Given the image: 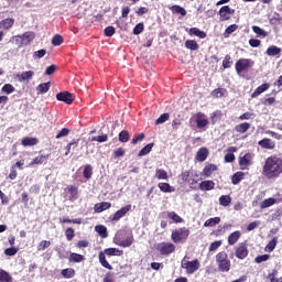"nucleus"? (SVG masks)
<instances>
[{
	"label": "nucleus",
	"instance_id": "13",
	"mask_svg": "<svg viewBox=\"0 0 282 282\" xmlns=\"http://www.w3.org/2000/svg\"><path fill=\"white\" fill-rule=\"evenodd\" d=\"M56 100H58L59 102H65V105H72L75 98L72 93L65 90L56 94Z\"/></svg>",
	"mask_w": 282,
	"mask_h": 282
},
{
	"label": "nucleus",
	"instance_id": "37",
	"mask_svg": "<svg viewBox=\"0 0 282 282\" xmlns=\"http://www.w3.org/2000/svg\"><path fill=\"white\" fill-rule=\"evenodd\" d=\"M231 203H232V197L230 195H221L219 197V204H220V206H224L225 208L230 206Z\"/></svg>",
	"mask_w": 282,
	"mask_h": 282
},
{
	"label": "nucleus",
	"instance_id": "28",
	"mask_svg": "<svg viewBox=\"0 0 282 282\" xmlns=\"http://www.w3.org/2000/svg\"><path fill=\"white\" fill-rule=\"evenodd\" d=\"M215 171H217V165L210 163L203 169V175L204 177H210Z\"/></svg>",
	"mask_w": 282,
	"mask_h": 282
},
{
	"label": "nucleus",
	"instance_id": "14",
	"mask_svg": "<svg viewBox=\"0 0 282 282\" xmlns=\"http://www.w3.org/2000/svg\"><path fill=\"white\" fill-rule=\"evenodd\" d=\"M129 212H131V205L121 207L110 217V221H120L122 217H127V213Z\"/></svg>",
	"mask_w": 282,
	"mask_h": 282
},
{
	"label": "nucleus",
	"instance_id": "22",
	"mask_svg": "<svg viewBox=\"0 0 282 282\" xmlns=\"http://www.w3.org/2000/svg\"><path fill=\"white\" fill-rule=\"evenodd\" d=\"M47 160H50V154H40L30 164L31 166H34V164H47Z\"/></svg>",
	"mask_w": 282,
	"mask_h": 282
},
{
	"label": "nucleus",
	"instance_id": "7",
	"mask_svg": "<svg viewBox=\"0 0 282 282\" xmlns=\"http://www.w3.org/2000/svg\"><path fill=\"white\" fill-rule=\"evenodd\" d=\"M18 47H25V45H30V43L36 39V34L32 31H28L23 33L22 35H15L13 36Z\"/></svg>",
	"mask_w": 282,
	"mask_h": 282
},
{
	"label": "nucleus",
	"instance_id": "34",
	"mask_svg": "<svg viewBox=\"0 0 282 282\" xmlns=\"http://www.w3.org/2000/svg\"><path fill=\"white\" fill-rule=\"evenodd\" d=\"M220 223H221V218L219 217L209 218L204 223V227L214 228V226H217V224H220Z\"/></svg>",
	"mask_w": 282,
	"mask_h": 282
},
{
	"label": "nucleus",
	"instance_id": "45",
	"mask_svg": "<svg viewBox=\"0 0 282 282\" xmlns=\"http://www.w3.org/2000/svg\"><path fill=\"white\" fill-rule=\"evenodd\" d=\"M83 175L85 180H91V175H94V167L89 164L85 165Z\"/></svg>",
	"mask_w": 282,
	"mask_h": 282
},
{
	"label": "nucleus",
	"instance_id": "63",
	"mask_svg": "<svg viewBox=\"0 0 282 282\" xmlns=\"http://www.w3.org/2000/svg\"><path fill=\"white\" fill-rule=\"evenodd\" d=\"M221 240H216L214 242L210 243L209 246V252H215V250H218L219 248H221Z\"/></svg>",
	"mask_w": 282,
	"mask_h": 282
},
{
	"label": "nucleus",
	"instance_id": "54",
	"mask_svg": "<svg viewBox=\"0 0 282 282\" xmlns=\"http://www.w3.org/2000/svg\"><path fill=\"white\" fill-rule=\"evenodd\" d=\"M65 237H66L67 241H73L74 238L76 237V232L74 231V228L68 227L65 230Z\"/></svg>",
	"mask_w": 282,
	"mask_h": 282
},
{
	"label": "nucleus",
	"instance_id": "50",
	"mask_svg": "<svg viewBox=\"0 0 282 282\" xmlns=\"http://www.w3.org/2000/svg\"><path fill=\"white\" fill-rule=\"evenodd\" d=\"M129 140H131V134L127 131V130H122L119 133V142H129Z\"/></svg>",
	"mask_w": 282,
	"mask_h": 282
},
{
	"label": "nucleus",
	"instance_id": "16",
	"mask_svg": "<svg viewBox=\"0 0 282 282\" xmlns=\"http://www.w3.org/2000/svg\"><path fill=\"white\" fill-rule=\"evenodd\" d=\"M258 144L262 148V149H267L269 151H272L276 148V143H274V141H272V139L270 138H263L262 140H260L258 142Z\"/></svg>",
	"mask_w": 282,
	"mask_h": 282
},
{
	"label": "nucleus",
	"instance_id": "4",
	"mask_svg": "<svg viewBox=\"0 0 282 282\" xmlns=\"http://www.w3.org/2000/svg\"><path fill=\"white\" fill-rule=\"evenodd\" d=\"M188 237H191V230L186 227L175 229L171 235L173 243H186Z\"/></svg>",
	"mask_w": 282,
	"mask_h": 282
},
{
	"label": "nucleus",
	"instance_id": "47",
	"mask_svg": "<svg viewBox=\"0 0 282 282\" xmlns=\"http://www.w3.org/2000/svg\"><path fill=\"white\" fill-rule=\"evenodd\" d=\"M155 177L156 180H169V173L166 172V170L156 169Z\"/></svg>",
	"mask_w": 282,
	"mask_h": 282
},
{
	"label": "nucleus",
	"instance_id": "26",
	"mask_svg": "<svg viewBox=\"0 0 282 282\" xmlns=\"http://www.w3.org/2000/svg\"><path fill=\"white\" fill-rule=\"evenodd\" d=\"M239 239H241V231H239V230L234 231L228 237V245L235 246V243H237V241H239Z\"/></svg>",
	"mask_w": 282,
	"mask_h": 282
},
{
	"label": "nucleus",
	"instance_id": "48",
	"mask_svg": "<svg viewBox=\"0 0 282 282\" xmlns=\"http://www.w3.org/2000/svg\"><path fill=\"white\" fill-rule=\"evenodd\" d=\"M237 30H239V25L237 24H230L224 33L225 39H229L230 34H232V32H237Z\"/></svg>",
	"mask_w": 282,
	"mask_h": 282
},
{
	"label": "nucleus",
	"instance_id": "52",
	"mask_svg": "<svg viewBox=\"0 0 282 282\" xmlns=\"http://www.w3.org/2000/svg\"><path fill=\"white\" fill-rule=\"evenodd\" d=\"M59 224H77V225H80V224H83V219L82 218H76V219L59 218Z\"/></svg>",
	"mask_w": 282,
	"mask_h": 282
},
{
	"label": "nucleus",
	"instance_id": "12",
	"mask_svg": "<svg viewBox=\"0 0 282 282\" xmlns=\"http://www.w3.org/2000/svg\"><path fill=\"white\" fill-rule=\"evenodd\" d=\"M232 14H235V9H231L230 6H224L218 11L219 21H230Z\"/></svg>",
	"mask_w": 282,
	"mask_h": 282
},
{
	"label": "nucleus",
	"instance_id": "11",
	"mask_svg": "<svg viewBox=\"0 0 282 282\" xmlns=\"http://www.w3.org/2000/svg\"><path fill=\"white\" fill-rule=\"evenodd\" d=\"M192 120L196 122L197 129H205L207 124H210V121H208V118H206L204 112H197L193 116Z\"/></svg>",
	"mask_w": 282,
	"mask_h": 282
},
{
	"label": "nucleus",
	"instance_id": "35",
	"mask_svg": "<svg viewBox=\"0 0 282 282\" xmlns=\"http://www.w3.org/2000/svg\"><path fill=\"white\" fill-rule=\"evenodd\" d=\"M185 47L186 50H192V52H197V50H199V44H197V41L195 40H187L185 41Z\"/></svg>",
	"mask_w": 282,
	"mask_h": 282
},
{
	"label": "nucleus",
	"instance_id": "58",
	"mask_svg": "<svg viewBox=\"0 0 282 282\" xmlns=\"http://www.w3.org/2000/svg\"><path fill=\"white\" fill-rule=\"evenodd\" d=\"M14 90L15 88L12 86V84H6L1 89V91L7 95L14 94Z\"/></svg>",
	"mask_w": 282,
	"mask_h": 282
},
{
	"label": "nucleus",
	"instance_id": "39",
	"mask_svg": "<svg viewBox=\"0 0 282 282\" xmlns=\"http://www.w3.org/2000/svg\"><path fill=\"white\" fill-rule=\"evenodd\" d=\"M50 87H52V84L48 83H42L36 87L37 94H47L50 91Z\"/></svg>",
	"mask_w": 282,
	"mask_h": 282
},
{
	"label": "nucleus",
	"instance_id": "17",
	"mask_svg": "<svg viewBox=\"0 0 282 282\" xmlns=\"http://www.w3.org/2000/svg\"><path fill=\"white\" fill-rule=\"evenodd\" d=\"M17 78L19 83H30V80L34 78V72L33 70L23 72L22 74H18Z\"/></svg>",
	"mask_w": 282,
	"mask_h": 282
},
{
	"label": "nucleus",
	"instance_id": "21",
	"mask_svg": "<svg viewBox=\"0 0 282 282\" xmlns=\"http://www.w3.org/2000/svg\"><path fill=\"white\" fill-rule=\"evenodd\" d=\"M111 208V203L109 202H101L95 204L94 210L95 213H105V210H109Z\"/></svg>",
	"mask_w": 282,
	"mask_h": 282
},
{
	"label": "nucleus",
	"instance_id": "51",
	"mask_svg": "<svg viewBox=\"0 0 282 282\" xmlns=\"http://www.w3.org/2000/svg\"><path fill=\"white\" fill-rule=\"evenodd\" d=\"M154 143L147 144L140 152L139 158H142L144 155H149L150 151H153Z\"/></svg>",
	"mask_w": 282,
	"mask_h": 282
},
{
	"label": "nucleus",
	"instance_id": "32",
	"mask_svg": "<svg viewBox=\"0 0 282 282\" xmlns=\"http://www.w3.org/2000/svg\"><path fill=\"white\" fill-rule=\"evenodd\" d=\"M95 230L102 239H107L109 237V234L107 232V227L104 225H97L95 227Z\"/></svg>",
	"mask_w": 282,
	"mask_h": 282
},
{
	"label": "nucleus",
	"instance_id": "8",
	"mask_svg": "<svg viewBox=\"0 0 282 282\" xmlns=\"http://www.w3.org/2000/svg\"><path fill=\"white\" fill-rule=\"evenodd\" d=\"M176 247L173 242H166L162 241L156 243V251L162 256V257H170V254H173L175 252Z\"/></svg>",
	"mask_w": 282,
	"mask_h": 282
},
{
	"label": "nucleus",
	"instance_id": "27",
	"mask_svg": "<svg viewBox=\"0 0 282 282\" xmlns=\"http://www.w3.org/2000/svg\"><path fill=\"white\" fill-rule=\"evenodd\" d=\"M68 261L69 263H83V261H85V256L73 252L69 254Z\"/></svg>",
	"mask_w": 282,
	"mask_h": 282
},
{
	"label": "nucleus",
	"instance_id": "64",
	"mask_svg": "<svg viewBox=\"0 0 282 282\" xmlns=\"http://www.w3.org/2000/svg\"><path fill=\"white\" fill-rule=\"evenodd\" d=\"M144 138H145V135H144L143 132H142V133H139V134H137V135H134V137L132 138L131 143H132V144H138V142H142V140H144Z\"/></svg>",
	"mask_w": 282,
	"mask_h": 282
},
{
	"label": "nucleus",
	"instance_id": "60",
	"mask_svg": "<svg viewBox=\"0 0 282 282\" xmlns=\"http://www.w3.org/2000/svg\"><path fill=\"white\" fill-rule=\"evenodd\" d=\"M171 118V115L169 113H162L156 120H155V124H164V122H166V120H169Z\"/></svg>",
	"mask_w": 282,
	"mask_h": 282
},
{
	"label": "nucleus",
	"instance_id": "46",
	"mask_svg": "<svg viewBox=\"0 0 282 282\" xmlns=\"http://www.w3.org/2000/svg\"><path fill=\"white\" fill-rule=\"evenodd\" d=\"M279 243V238L278 237H273L269 243L265 247L267 252H272L274 250V248H276V245Z\"/></svg>",
	"mask_w": 282,
	"mask_h": 282
},
{
	"label": "nucleus",
	"instance_id": "61",
	"mask_svg": "<svg viewBox=\"0 0 282 282\" xmlns=\"http://www.w3.org/2000/svg\"><path fill=\"white\" fill-rule=\"evenodd\" d=\"M63 41H64V39L62 37V35L56 34L52 39V45H55V46L63 45Z\"/></svg>",
	"mask_w": 282,
	"mask_h": 282
},
{
	"label": "nucleus",
	"instance_id": "9",
	"mask_svg": "<svg viewBox=\"0 0 282 282\" xmlns=\"http://www.w3.org/2000/svg\"><path fill=\"white\" fill-rule=\"evenodd\" d=\"M200 263L199 260L195 259L192 261H186V258H184L181 261V268H183V270H186L187 274H195V272H197V270H199Z\"/></svg>",
	"mask_w": 282,
	"mask_h": 282
},
{
	"label": "nucleus",
	"instance_id": "59",
	"mask_svg": "<svg viewBox=\"0 0 282 282\" xmlns=\"http://www.w3.org/2000/svg\"><path fill=\"white\" fill-rule=\"evenodd\" d=\"M69 135V128H63L57 134L55 135L56 140H61V138H67Z\"/></svg>",
	"mask_w": 282,
	"mask_h": 282
},
{
	"label": "nucleus",
	"instance_id": "36",
	"mask_svg": "<svg viewBox=\"0 0 282 282\" xmlns=\"http://www.w3.org/2000/svg\"><path fill=\"white\" fill-rule=\"evenodd\" d=\"M167 217H169V219H172V221H174V224H184V218H182L175 212H169Z\"/></svg>",
	"mask_w": 282,
	"mask_h": 282
},
{
	"label": "nucleus",
	"instance_id": "62",
	"mask_svg": "<svg viewBox=\"0 0 282 282\" xmlns=\"http://www.w3.org/2000/svg\"><path fill=\"white\" fill-rule=\"evenodd\" d=\"M51 246L52 242L50 240H42L37 246V250H47Z\"/></svg>",
	"mask_w": 282,
	"mask_h": 282
},
{
	"label": "nucleus",
	"instance_id": "5",
	"mask_svg": "<svg viewBox=\"0 0 282 282\" xmlns=\"http://www.w3.org/2000/svg\"><path fill=\"white\" fill-rule=\"evenodd\" d=\"M254 67V62L251 58H240L235 64V69L238 76L250 72Z\"/></svg>",
	"mask_w": 282,
	"mask_h": 282
},
{
	"label": "nucleus",
	"instance_id": "30",
	"mask_svg": "<svg viewBox=\"0 0 282 282\" xmlns=\"http://www.w3.org/2000/svg\"><path fill=\"white\" fill-rule=\"evenodd\" d=\"M281 52H282L281 47L271 45L267 48L265 54L267 56H279Z\"/></svg>",
	"mask_w": 282,
	"mask_h": 282
},
{
	"label": "nucleus",
	"instance_id": "15",
	"mask_svg": "<svg viewBox=\"0 0 282 282\" xmlns=\"http://www.w3.org/2000/svg\"><path fill=\"white\" fill-rule=\"evenodd\" d=\"M249 251H248V245L246 242H240L236 247L235 256L237 259L243 260L246 257H248Z\"/></svg>",
	"mask_w": 282,
	"mask_h": 282
},
{
	"label": "nucleus",
	"instance_id": "31",
	"mask_svg": "<svg viewBox=\"0 0 282 282\" xmlns=\"http://www.w3.org/2000/svg\"><path fill=\"white\" fill-rule=\"evenodd\" d=\"M14 25V19L12 18H7L0 22V29L1 30H10Z\"/></svg>",
	"mask_w": 282,
	"mask_h": 282
},
{
	"label": "nucleus",
	"instance_id": "23",
	"mask_svg": "<svg viewBox=\"0 0 282 282\" xmlns=\"http://www.w3.org/2000/svg\"><path fill=\"white\" fill-rule=\"evenodd\" d=\"M209 152L206 148H200L196 153L197 162H206L208 159Z\"/></svg>",
	"mask_w": 282,
	"mask_h": 282
},
{
	"label": "nucleus",
	"instance_id": "29",
	"mask_svg": "<svg viewBox=\"0 0 282 282\" xmlns=\"http://www.w3.org/2000/svg\"><path fill=\"white\" fill-rule=\"evenodd\" d=\"M189 36H197L198 39H206V32L199 30L198 28H191L188 31Z\"/></svg>",
	"mask_w": 282,
	"mask_h": 282
},
{
	"label": "nucleus",
	"instance_id": "38",
	"mask_svg": "<svg viewBox=\"0 0 282 282\" xmlns=\"http://www.w3.org/2000/svg\"><path fill=\"white\" fill-rule=\"evenodd\" d=\"M243 177H246V173H243V172H236L231 176V183L237 186V184H239L241 182V180H243Z\"/></svg>",
	"mask_w": 282,
	"mask_h": 282
},
{
	"label": "nucleus",
	"instance_id": "40",
	"mask_svg": "<svg viewBox=\"0 0 282 282\" xmlns=\"http://www.w3.org/2000/svg\"><path fill=\"white\" fill-rule=\"evenodd\" d=\"M62 276L64 279H74V276H76V270H74L73 268H67L62 270Z\"/></svg>",
	"mask_w": 282,
	"mask_h": 282
},
{
	"label": "nucleus",
	"instance_id": "6",
	"mask_svg": "<svg viewBox=\"0 0 282 282\" xmlns=\"http://www.w3.org/2000/svg\"><path fill=\"white\" fill-rule=\"evenodd\" d=\"M216 263L219 272H230L231 262L226 251H220L216 254Z\"/></svg>",
	"mask_w": 282,
	"mask_h": 282
},
{
	"label": "nucleus",
	"instance_id": "43",
	"mask_svg": "<svg viewBox=\"0 0 282 282\" xmlns=\"http://www.w3.org/2000/svg\"><path fill=\"white\" fill-rule=\"evenodd\" d=\"M279 274V270L273 269L271 273L268 274L267 279H269L270 282H282V276L276 278Z\"/></svg>",
	"mask_w": 282,
	"mask_h": 282
},
{
	"label": "nucleus",
	"instance_id": "44",
	"mask_svg": "<svg viewBox=\"0 0 282 282\" xmlns=\"http://www.w3.org/2000/svg\"><path fill=\"white\" fill-rule=\"evenodd\" d=\"M158 186L162 193H173L175 191V188H173L169 183H159Z\"/></svg>",
	"mask_w": 282,
	"mask_h": 282
},
{
	"label": "nucleus",
	"instance_id": "20",
	"mask_svg": "<svg viewBox=\"0 0 282 282\" xmlns=\"http://www.w3.org/2000/svg\"><path fill=\"white\" fill-rule=\"evenodd\" d=\"M22 147H36L39 139L36 137H25L21 140Z\"/></svg>",
	"mask_w": 282,
	"mask_h": 282
},
{
	"label": "nucleus",
	"instance_id": "57",
	"mask_svg": "<svg viewBox=\"0 0 282 282\" xmlns=\"http://www.w3.org/2000/svg\"><path fill=\"white\" fill-rule=\"evenodd\" d=\"M133 34L135 36H138L139 34H142L144 32V23L141 22V23H138L134 28H133Z\"/></svg>",
	"mask_w": 282,
	"mask_h": 282
},
{
	"label": "nucleus",
	"instance_id": "2",
	"mask_svg": "<svg viewBox=\"0 0 282 282\" xmlns=\"http://www.w3.org/2000/svg\"><path fill=\"white\" fill-rule=\"evenodd\" d=\"M124 254L123 250L118 248H106L99 252L98 261L102 268L106 270H113V267L107 261V257H122Z\"/></svg>",
	"mask_w": 282,
	"mask_h": 282
},
{
	"label": "nucleus",
	"instance_id": "49",
	"mask_svg": "<svg viewBox=\"0 0 282 282\" xmlns=\"http://www.w3.org/2000/svg\"><path fill=\"white\" fill-rule=\"evenodd\" d=\"M276 204V198H267L260 204V208H270V206H274Z\"/></svg>",
	"mask_w": 282,
	"mask_h": 282
},
{
	"label": "nucleus",
	"instance_id": "25",
	"mask_svg": "<svg viewBox=\"0 0 282 282\" xmlns=\"http://www.w3.org/2000/svg\"><path fill=\"white\" fill-rule=\"evenodd\" d=\"M250 127H251L250 122L239 123L235 127V132L236 133H248Z\"/></svg>",
	"mask_w": 282,
	"mask_h": 282
},
{
	"label": "nucleus",
	"instance_id": "19",
	"mask_svg": "<svg viewBox=\"0 0 282 282\" xmlns=\"http://www.w3.org/2000/svg\"><path fill=\"white\" fill-rule=\"evenodd\" d=\"M67 193H68V199L69 202H76V199H78V188L74 185H69L66 188Z\"/></svg>",
	"mask_w": 282,
	"mask_h": 282
},
{
	"label": "nucleus",
	"instance_id": "41",
	"mask_svg": "<svg viewBox=\"0 0 282 282\" xmlns=\"http://www.w3.org/2000/svg\"><path fill=\"white\" fill-rule=\"evenodd\" d=\"M170 10H172L173 14H181V17H186V9H184V7L174 4Z\"/></svg>",
	"mask_w": 282,
	"mask_h": 282
},
{
	"label": "nucleus",
	"instance_id": "53",
	"mask_svg": "<svg viewBox=\"0 0 282 282\" xmlns=\"http://www.w3.org/2000/svg\"><path fill=\"white\" fill-rule=\"evenodd\" d=\"M252 31L258 36H262V39H265V36H268V32H265V30L261 29L260 26L253 25Z\"/></svg>",
	"mask_w": 282,
	"mask_h": 282
},
{
	"label": "nucleus",
	"instance_id": "18",
	"mask_svg": "<svg viewBox=\"0 0 282 282\" xmlns=\"http://www.w3.org/2000/svg\"><path fill=\"white\" fill-rule=\"evenodd\" d=\"M268 89H270V83H264V84L260 85L251 94V98H259V96H261V94H264V91H268Z\"/></svg>",
	"mask_w": 282,
	"mask_h": 282
},
{
	"label": "nucleus",
	"instance_id": "55",
	"mask_svg": "<svg viewBox=\"0 0 282 282\" xmlns=\"http://www.w3.org/2000/svg\"><path fill=\"white\" fill-rule=\"evenodd\" d=\"M19 252V247H10L4 250L6 257H14Z\"/></svg>",
	"mask_w": 282,
	"mask_h": 282
},
{
	"label": "nucleus",
	"instance_id": "42",
	"mask_svg": "<svg viewBox=\"0 0 282 282\" xmlns=\"http://www.w3.org/2000/svg\"><path fill=\"white\" fill-rule=\"evenodd\" d=\"M227 94H228V90H226V88H216L212 91V96L214 98H224V96Z\"/></svg>",
	"mask_w": 282,
	"mask_h": 282
},
{
	"label": "nucleus",
	"instance_id": "24",
	"mask_svg": "<svg viewBox=\"0 0 282 282\" xmlns=\"http://www.w3.org/2000/svg\"><path fill=\"white\" fill-rule=\"evenodd\" d=\"M199 191H213L215 189L214 181H203L198 185Z\"/></svg>",
	"mask_w": 282,
	"mask_h": 282
},
{
	"label": "nucleus",
	"instance_id": "56",
	"mask_svg": "<svg viewBox=\"0 0 282 282\" xmlns=\"http://www.w3.org/2000/svg\"><path fill=\"white\" fill-rule=\"evenodd\" d=\"M231 65H232V57L230 55H226L223 61L224 69H230Z\"/></svg>",
	"mask_w": 282,
	"mask_h": 282
},
{
	"label": "nucleus",
	"instance_id": "3",
	"mask_svg": "<svg viewBox=\"0 0 282 282\" xmlns=\"http://www.w3.org/2000/svg\"><path fill=\"white\" fill-rule=\"evenodd\" d=\"M133 234L124 229L117 231L113 238V243L116 246H120V248H131V246H133Z\"/></svg>",
	"mask_w": 282,
	"mask_h": 282
},
{
	"label": "nucleus",
	"instance_id": "10",
	"mask_svg": "<svg viewBox=\"0 0 282 282\" xmlns=\"http://www.w3.org/2000/svg\"><path fill=\"white\" fill-rule=\"evenodd\" d=\"M252 160H254V154L247 152L245 155L239 156L238 164L241 171H248V166L252 165Z\"/></svg>",
	"mask_w": 282,
	"mask_h": 282
},
{
	"label": "nucleus",
	"instance_id": "33",
	"mask_svg": "<svg viewBox=\"0 0 282 282\" xmlns=\"http://www.w3.org/2000/svg\"><path fill=\"white\" fill-rule=\"evenodd\" d=\"M0 282H14L10 272L0 269Z\"/></svg>",
	"mask_w": 282,
	"mask_h": 282
},
{
	"label": "nucleus",
	"instance_id": "1",
	"mask_svg": "<svg viewBox=\"0 0 282 282\" xmlns=\"http://www.w3.org/2000/svg\"><path fill=\"white\" fill-rule=\"evenodd\" d=\"M282 174V158L273 154L264 160L262 175L267 180H276Z\"/></svg>",
	"mask_w": 282,
	"mask_h": 282
}]
</instances>
